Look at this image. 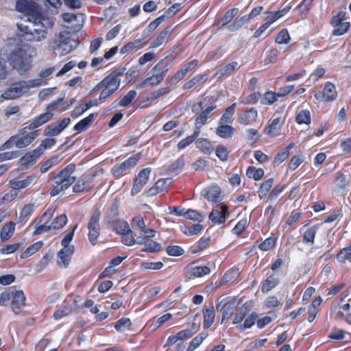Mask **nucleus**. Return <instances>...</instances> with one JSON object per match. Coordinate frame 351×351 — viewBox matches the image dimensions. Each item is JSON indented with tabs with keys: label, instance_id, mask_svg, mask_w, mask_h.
Masks as SVG:
<instances>
[{
	"label": "nucleus",
	"instance_id": "12",
	"mask_svg": "<svg viewBox=\"0 0 351 351\" xmlns=\"http://www.w3.org/2000/svg\"><path fill=\"white\" fill-rule=\"evenodd\" d=\"M70 118H64L47 125L44 130L45 136H54L60 134L70 123Z\"/></svg>",
	"mask_w": 351,
	"mask_h": 351
},
{
	"label": "nucleus",
	"instance_id": "61",
	"mask_svg": "<svg viewBox=\"0 0 351 351\" xmlns=\"http://www.w3.org/2000/svg\"><path fill=\"white\" fill-rule=\"evenodd\" d=\"M162 249L161 245L156 241H152L145 244V247L142 250V252H159Z\"/></svg>",
	"mask_w": 351,
	"mask_h": 351
},
{
	"label": "nucleus",
	"instance_id": "47",
	"mask_svg": "<svg viewBox=\"0 0 351 351\" xmlns=\"http://www.w3.org/2000/svg\"><path fill=\"white\" fill-rule=\"evenodd\" d=\"M247 175L249 178H253L255 180H261L264 176L263 169H256L254 167H249L247 169Z\"/></svg>",
	"mask_w": 351,
	"mask_h": 351
},
{
	"label": "nucleus",
	"instance_id": "10",
	"mask_svg": "<svg viewBox=\"0 0 351 351\" xmlns=\"http://www.w3.org/2000/svg\"><path fill=\"white\" fill-rule=\"evenodd\" d=\"M151 171L150 167H147L140 171L134 180L131 190L132 195L134 196L141 191L149 178Z\"/></svg>",
	"mask_w": 351,
	"mask_h": 351
},
{
	"label": "nucleus",
	"instance_id": "5",
	"mask_svg": "<svg viewBox=\"0 0 351 351\" xmlns=\"http://www.w3.org/2000/svg\"><path fill=\"white\" fill-rule=\"evenodd\" d=\"M78 43L72 39L67 33L60 32L58 38L50 43L49 47L52 50H60V56H65L75 49Z\"/></svg>",
	"mask_w": 351,
	"mask_h": 351
},
{
	"label": "nucleus",
	"instance_id": "32",
	"mask_svg": "<svg viewBox=\"0 0 351 351\" xmlns=\"http://www.w3.org/2000/svg\"><path fill=\"white\" fill-rule=\"evenodd\" d=\"M250 308L251 305L250 303L246 302L243 304L242 306L237 310L236 315L233 319L232 324H237L242 322L247 315V314L250 312Z\"/></svg>",
	"mask_w": 351,
	"mask_h": 351
},
{
	"label": "nucleus",
	"instance_id": "58",
	"mask_svg": "<svg viewBox=\"0 0 351 351\" xmlns=\"http://www.w3.org/2000/svg\"><path fill=\"white\" fill-rule=\"evenodd\" d=\"M131 326V322L128 318L120 319L115 324V328L119 331H125L129 329Z\"/></svg>",
	"mask_w": 351,
	"mask_h": 351
},
{
	"label": "nucleus",
	"instance_id": "28",
	"mask_svg": "<svg viewBox=\"0 0 351 351\" xmlns=\"http://www.w3.org/2000/svg\"><path fill=\"white\" fill-rule=\"evenodd\" d=\"M234 132L235 129L229 124H219L216 129V134L223 138H231Z\"/></svg>",
	"mask_w": 351,
	"mask_h": 351
},
{
	"label": "nucleus",
	"instance_id": "7",
	"mask_svg": "<svg viewBox=\"0 0 351 351\" xmlns=\"http://www.w3.org/2000/svg\"><path fill=\"white\" fill-rule=\"evenodd\" d=\"M324 232L319 230V227L314 226L308 228V243H311V247L309 252L311 254H319L322 247V241H321Z\"/></svg>",
	"mask_w": 351,
	"mask_h": 351
},
{
	"label": "nucleus",
	"instance_id": "49",
	"mask_svg": "<svg viewBox=\"0 0 351 351\" xmlns=\"http://www.w3.org/2000/svg\"><path fill=\"white\" fill-rule=\"evenodd\" d=\"M239 10L237 8H232L226 12L223 16L220 19L219 23L221 24V26H224L227 25L229 22L232 21V19L234 17V16L237 14Z\"/></svg>",
	"mask_w": 351,
	"mask_h": 351
},
{
	"label": "nucleus",
	"instance_id": "42",
	"mask_svg": "<svg viewBox=\"0 0 351 351\" xmlns=\"http://www.w3.org/2000/svg\"><path fill=\"white\" fill-rule=\"evenodd\" d=\"M257 314L254 312L247 316L243 324L237 326V328L240 330H244L245 329L251 328L257 319Z\"/></svg>",
	"mask_w": 351,
	"mask_h": 351
},
{
	"label": "nucleus",
	"instance_id": "44",
	"mask_svg": "<svg viewBox=\"0 0 351 351\" xmlns=\"http://www.w3.org/2000/svg\"><path fill=\"white\" fill-rule=\"evenodd\" d=\"M197 147L204 154H210L212 151L210 142L206 138H199L196 141Z\"/></svg>",
	"mask_w": 351,
	"mask_h": 351
},
{
	"label": "nucleus",
	"instance_id": "18",
	"mask_svg": "<svg viewBox=\"0 0 351 351\" xmlns=\"http://www.w3.org/2000/svg\"><path fill=\"white\" fill-rule=\"evenodd\" d=\"M169 71V62L166 58L160 60L152 69V75L159 81H163Z\"/></svg>",
	"mask_w": 351,
	"mask_h": 351
},
{
	"label": "nucleus",
	"instance_id": "22",
	"mask_svg": "<svg viewBox=\"0 0 351 351\" xmlns=\"http://www.w3.org/2000/svg\"><path fill=\"white\" fill-rule=\"evenodd\" d=\"M202 313L204 315V328L207 329L210 327L215 319V310L213 305L205 306Z\"/></svg>",
	"mask_w": 351,
	"mask_h": 351
},
{
	"label": "nucleus",
	"instance_id": "9",
	"mask_svg": "<svg viewBox=\"0 0 351 351\" xmlns=\"http://www.w3.org/2000/svg\"><path fill=\"white\" fill-rule=\"evenodd\" d=\"M229 215L228 207L225 204H220L213 209L208 216L213 226L220 225L225 223L226 217Z\"/></svg>",
	"mask_w": 351,
	"mask_h": 351
},
{
	"label": "nucleus",
	"instance_id": "36",
	"mask_svg": "<svg viewBox=\"0 0 351 351\" xmlns=\"http://www.w3.org/2000/svg\"><path fill=\"white\" fill-rule=\"evenodd\" d=\"M199 130L195 129L193 134L180 141L178 144V149H183L190 145L199 136Z\"/></svg>",
	"mask_w": 351,
	"mask_h": 351
},
{
	"label": "nucleus",
	"instance_id": "34",
	"mask_svg": "<svg viewBox=\"0 0 351 351\" xmlns=\"http://www.w3.org/2000/svg\"><path fill=\"white\" fill-rule=\"evenodd\" d=\"M279 283V279L274 276H269L262 283L261 291L267 293L276 287Z\"/></svg>",
	"mask_w": 351,
	"mask_h": 351
},
{
	"label": "nucleus",
	"instance_id": "55",
	"mask_svg": "<svg viewBox=\"0 0 351 351\" xmlns=\"http://www.w3.org/2000/svg\"><path fill=\"white\" fill-rule=\"evenodd\" d=\"M275 40L278 44H287L290 40V36L287 29H282L276 36Z\"/></svg>",
	"mask_w": 351,
	"mask_h": 351
},
{
	"label": "nucleus",
	"instance_id": "57",
	"mask_svg": "<svg viewBox=\"0 0 351 351\" xmlns=\"http://www.w3.org/2000/svg\"><path fill=\"white\" fill-rule=\"evenodd\" d=\"M216 155L222 160L226 161L228 160L229 152L228 149L223 145H219L215 149Z\"/></svg>",
	"mask_w": 351,
	"mask_h": 351
},
{
	"label": "nucleus",
	"instance_id": "31",
	"mask_svg": "<svg viewBox=\"0 0 351 351\" xmlns=\"http://www.w3.org/2000/svg\"><path fill=\"white\" fill-rule=\"evenodd\" d=\"M236 103L228 106L225 112L219 119V124H231L234 121L233 115L234 114Z\"/></svg>",
	"mask_w": 351,
	"mask_h": 351
},
{
	"label": "nucleus",
	"instance_id": "38",
	"mask_svg": "<svg viewBox=\"0 0 351 351\" xmlns=\"http://www.w3.org/2000/svg\"><path fill=\"white\" fill-rule=\"evenodd\" d=\"M210 272V269L207 266H196L191 269V274L195 278L203 277L209 274Z\"/></svg>",
	"mask_w": 351,
	"mask_h": 351
},
{
	"label": "nucleus",
	"instance_id": "45",
	"mask_svg": "<svg viewBox=\"0 0 351 351\" xmlns=\"http://www.w3.org/2000/svg\"><path fill=\"white\" fill-rule=\"evenodd\" d=\"M67 223V217L64 214L60 215L56 217L51 223H50L53 230H57L63 228Z\"/></svg>",
	"mask_w": 351,
	"mask_h": 351
},
{
	"label": "nucleus",
	"instance_id": "15",
	"mask_svg": "<svg viewBox=\"0 0 351 351\" xmlns=\"http://www.w3.org/2000/svg\"><path fill=\"white\" fill-rule=\"evenodd\" d=\"M74 252V246L62 247L57 254L58 265L62 268H67Z\"/></svg>",
	"mask_w": 351,
	"mask_h": 351
},
{
	"label": "nucleus",
	"instance_id": "63",
	"mask_svg": "<svg viewBox=\"0 0 351 351\" xmlns=\"http://www.w3.org/2000/svg\"><path fill=\"white\" fill-rule=\"evenodd\" d=\"M35 230L34 234H40L43 232H49L53 230L51 224L48 223H41L38 221V223L35 225Z\"/></svg>",
	"mask_w": 351,
	"mask_h": 351
},
{
	"label": "nucleus",
	"instance_id": "11",
	"mask_svg": "<svg viewBox=\"0 0 351 351\" xmlns=\"http://www.w3.org/2000/svg\"><path fill=\"white\" fill-rule=\"evenodd\" d=\"M34 182V178L32 176L14 177L12 173L10 175L9 186L15 191H20L30 187Z\"/></svg>",
	"mask_w": 351,
	"mask_h": 351
},
{
	"label": "nucleus",
	"instance_id": "60",
	"mask_svg": "<svg viewBox=\"0 0 351 351\" xmlns=\"http://www.w3.org/2000/svg\"><path fill=\"white\" fill-rule=\"evenodd\" d=\"M276 243V239L273 237H269L263 241L258 247L263 251H268L272 249Z\"/></svg>",
	"mask_w": 351,
	"mask_h": 351
},
{
	"label": "nucleus",
	"instance_id": "1",
	"mask_svg": "<svg viewBox=\"0 0 351 351\" xmlns=\"http://www.w3.org/2000/svg\"><path fill=\"white\" fill-rule=\"evenodd\" d=\"M19 42L18 38H8L5 46L0 49L1 79H5L8 75V62L21 75L32 68V58L27 53V45Z\"/></svg>",
	"mask_w": 351,
	"mask_h": 351
},
{
	"label": "nucleus",
	"instance_id": "33",
	"mask_svg": "<svg viewBox=\"0 0 351 351\" xmlns=\"http://www.w3.org/2000/svg\"><path fill=\"white\" fill-rule=\"evenodd\" d=\"M15 230V223L9 222L5 223L1 228L0 237L2 241L8 240L13 234Z\"/></svg>",
	"mask_w": 351,
	"mask_h": 351
},
{
	"label": "nucleus",
	"instance_id": "20",
	"mask_svg": "<svg viewBox=\"0 0 351 351\" xmlns=\"http://www.w3.org/2000/svg\"><path fill=\"white\" fill-rule=\"evenodd\" d=\"M221 189L218 186H213L202 191L203 196L209 202H219L221 201Z\"/></svg>",
	"mask_w": 351,
	"mask_h": 351
},
{
	"label": "nucleus",
	"instance_id": "37",
	"mask_svg": "<svg viewBox=\"0 0 351 351\" xmlns=\"http://www.w3.org/2000/svg\"><path fill=\"white\" fill-rule=\"evenodd\" d=\"M43 245V241H37L29 246L21 255V258H26L38 252Z\"/></svg>",
	"mask_w": 351,
	"mask_h": 351
},
{
	"label": "nucleus",
	"instance_id": "43",
	"mask_svg": "<svg viewBox=\"0 0 351 351\" xmlns=\"http://www.w3.org/2000/svg\"><path fill=\"white\" fill-rule=\"evenodd\" d=\"M252 17L250 16V14L245 15L240 19L237 18L234 22L230 25H229L228 27L232 31L237 30L241 27L244 24L249 23Z\"/></svg>",
	"mask_w": 351,
	"mask_h": 351
},
{
	"label": "nucleus",
	"instance_id": "23",
	"mask_svg": "<svg viewBox=\"0 0 351 351\" xmlns=\"http://www.w3.org/2000/svg\"><path fill=\"white\" fill-rule=\"evenodd\" d=\"M258 112L255 108H251L244 113L240 114L238 121L243 125H249L254 122L257 118Z\"/></svg>",
	"mask_w": 351,
	"mask_h": 351
},
{
	"label": "nucleus",
	"instance_id": "59",
	"mask_svg": "<svg viewBox=\"0 0 351 351\" xmlns=\"http://www.w3.org/2000/svg\"><path fill=\"white\" fill-rule=\"evenodd\" d=\"M261 96L259 93H254L246 97L241 99L240 102L243 104H254L258 101Z\"/></svg>",
	"mask_w": 351,
	"mask_h": 351
},
{
	"label": "nucleus",
	"instance_id": "51",
	"mask_svg": "<svg viewBox=\"0 0 351 351\" xmlns=\"http://www.w3.org/2000/svg\"><path fill=\"white\" fill-rule=\"evenodd\" d=\"M116 232L119 234L132 232L129 224L125 221H119L114 225Z\"/></svg>",
	"mask_w": 351,
	"mask_h": 351
},
{
	"label": "nucleus",
	"instance_id": "52",
	"mask_svg": "<svg viewBox=\"0 0 351 351\" xmlns=\"http://www.w3.org/2000/svg\"><path fill=\"white\" fill-rule=\"evenodd\" d=\"M186 219L193 220V221H202L204 219V216L199 213L196 210L193 209H189L185 212V217Z\"/></svg>",
	"mask_w": 351,
	"mask_h": 351
},
{
	"label": "nucleus",
	"instance_id": "40",
	"mask_svg": "<svg viewBox=\"0 0 351 351\" xmlns=\"http://www.w3.org/2000/svg\"><path fill=\"white\" fill-rule=\"evenodd\" d=\"M236 308L237 304L235 302L227 303L223 306L221 323H223L225 320L230 319Z\"/></svg>",
	"mask_w": 351,
	"mask_h": 351
},
{
	"label": "nucleus",
	"instance_id": "17",
	"mask_svg": "<svg viewBox=\"0 0 351 351\" xmlns=\"http://www.w3.org/2000/svg\"><path fill=\"white\" fill-rule=\"evenodd\" d=\"M283 124L284 120L280 117H276L264 129L263 132L268 136H277Z\"/></svg>",
	"mask_w": 351,
	"mask_h": 351
},
{
	"label": "nucleus",
	"instance_id": "24",
	"mask_svg": "<svg viewBox=\"0 0 351 351\" xmlns=\"http://www.w3.org/2000/svg\"><path fill=\"white\" fill-rule=\"evenodd\" d=\"M137 95V93L134 90H130L125 95L120 98L119 100L114 101L112 104V108H117V106H128L134 99Z\"/></svg>",
	"mask_w": 351,
	"mask_h": 351
},
{
	"label": "nucleus",
	"instance_id": "27",
	"mask_svg": "<svg viewBox=\"0 0 351 351\" xmlns=\"http://www.w3.org/2000/svg\"><path fill=\"white\" fill-rule=\"evenodd\" d=\"M216 108V106H210L202 110L199 115L195 119V129L199 130L209 117V114Z\"/></svg>",
	"mask_w": 351,
	"mask_h": 351
},
{
	"label": "nucleus",
	"instance_id": "48",
	"mask_svg": "<svg viewBox=\"0 0 351 351\" xmlns=\"http://www.w3.org/2000/svg\"><path fill=\"white\" fill-rule=\"evenodd\" d=\"M171 91V88L169 87H163L160 88L158 90H154L149 93L147 99L151 101H154L158 98L169 93Z\"/></svg>",
	"mask_w": 351,
	"mask_h": 351
},
{
	"label": "nucleus",
	"instance_id": "54",
	"mask_svg": "<svg viewBox=\"0 0 351 351\" xmlns=\"http://www.w3.org/2000/svg\"><path fill=\"white\" fill-rule=\"evenodd\" d=\"M35 208L36 206L34 204L30 203L26 204L20 213L19 219L22 221L25 218L31 215L34 211Z\"/></svg>",
	"mask_w": 351,
	"mask_h": 351
},
{
	"label": "nucleus",
	"instance_id": "39",
	"mask_svg": "<svg viewBox=\"0 0 351 351\" xmlns=\"http://www.w3.org/2000/svg\"><path fill=\"white\" fill-rule=\"evenodd\" d=\"M337 259L341 263H344L346 261L351 262V244L339 252Z\"/></svg>",
	"mask_w": 351,
	"mask_h": 351
},
{
	"label": "nucleus",
	"instance_id": "56",
	"mask_svg": "<svg viewBox=\"0 0 351 351\" xmlns=\"http://www.w3.org/2000/svg\"><path fill=\"white\" fill-rule=\"evenodd\" d=\"M90 183V178H84L77 181V182L73 186L74 193L82 192Z\"/></svg>",
	"mask_w": 351,
	"mask_h": 351
},
{
	"label": "nucleus",
	"instance_id": "53",
	"mask_svg": "<svg viewBox=\"0 0 351 351\" xmlns=\"http://www.w3.org/2000/svg\"><path fill=\"white\" fill-rule=\"evenodd\" d=\"M305 228L306 225L304 226L300 230V233L302 234V239L298 241L295 245L298 251H302L307 243V229Z\"/></svg>",
	"mask_w": 351,
	"mask_h": 351
},
{
	"label": "nucleus",
	"instance_id": "41",
	"mask_svg": "<svg viewBox=\"0 0 351 351\" xmlns=\"http://www.w3.org/2000/svg\"><path fill=\"white\" fill-rule=\"evenodd\" d=\"M273 183L274 179L272 178H269L263 182V183H261L259 190L258 191V196L260 197L261 199L264 198L267 195V193L271 189Z\"/></svg>",
	"mask_w": 351,
	"mask_h": 351
},
{
	"label": "nucleus",
	"instance_id": "64",
	"mask_svg": "<svg viewBox=\"0 0 351 351\" xmlns=\"http://www.w3.org/2000/svg\"><path fill=\"white\" fill-rule=\"evenodd\" d=\"M325 73V69L318 66L310 75L309 80L315 84L319 79L322 78Z\"/></svg>",
	"mask_w": 351,
	"mask_h": 351
},
{
	"label": "nucleus",
	"instance_id": "4",
	"mask_svg": "<svg viewBox=\"0 0 351 351\" xmlns=\"http://www.w3.org/2000/svg\"><path fill=\"white\" fill-rule=\"evenodd\" d=\"M123 74L121 71H114L101 81L95 89H101L99 99L106 100L113 95L119 88L121 84L120 76Z\"/></svg>",
	"mask_w": 351,
	"mask_h": 351
},
{
	"label": "nucleus",
	"instance_id": "35",
	"mask_svg": "<svg viewBox=\"0 0 351 351\" xmlns=\"http://www.w3.org/2000/svg\"><path fill=\"white\" fill-rule=\"evenodd\" d=\"M295 146V143H291L287 147L282 149L278 154L274 158V162L276 165L280 164L282 162L285 161L289 155V150L293 148Z\"/></svg>",
	"mask_w": 351,
	"mask_h": 351
},
{
	"label": "nucleus",
	"instance_id": "21",
	"mask_svg": "<svg viewBox=\"0 0 351 351\" xmlns=\"http://www.w3.org/2000/svg\"><path fill=\"white\" fill-rule=\"evenodd\" d=\"M63 99V97L58 98L57 100L53 101L47 106V112L38 117L39 120L41 121V123L45 124L53 118V114L51 112L56 110V106L62 101Z\"/></svg>",
	"mask_w": 351,
	"mask_h": 351
},
{
	"label": "nucleus",
	"instance_id": "13",
	"mask_svg": "<svg viewBox=\"0 0 351 351\" xmlns=\"http://www.w3.org/2000/svg\"><path fill=\"white\" fill-rule=\"evenodd\" d=\"M140 158L141 154L138 153L132 156L128 159L121 163L119 165L114 167L113 169L114 176L117 178L121 176L125 171L135 166Z\"/></svg>",
	"mask_w": 351,
	"mask_h": 351
},
{
	"label": "nucleus",
	"instance_id": "29",
	"mask_svg": "<svg viewBox=\"0 0 351 351\" xmlns=\"http://www.w3.org/2000/svg\"><path fill=\"white\" fill-rule=\"evenodd\" d=\"M36 138V134L34 132H29L23 136L16 135V147L19 148L25 147L30 145Z\"/></svg>",
	"mask_w": 351,
	"mask_h": 351
},
{
	"label": "nucleus",
	"instance_id": "16",
	"mask_svg": "<svg viewBox=\"0 0 351 351\" xmlns=\"http://www.w3.org/2000/svg\"><path fill=\"white\" fill-rule=\"evenodd\" d=\"M25 296L22 291H13L11 299V307L14 313L18 314L21 311L25 305Z\"/></svg>",
	"mask_w": 351,
	"mask_h": 351
},
{
	"label": "nucleus",
	"instance_id": "2",
	"mask_svg": "<svg viewBox=\"0 0 351 351\" xmlns=\"http://www.w3.org/2000/svg\"><path fill=\"white\" fill-rule=\"evenodd\" d=\"M27 21V25L23 23H16L19 33L14 38H18L21 44H23L22 39L31 43L43 42L47 37L49 30L53 25L51 19L45 17L40 13L32 14Z\"/></svg>",
	"mask_w": 351,
	"mask_h": 351
},
{
	"label": "nucleus",
	"instance_id": "14",
	"mask_svg": "<svg viewBox=\"0 0 351 351\" xmlns=\"http://www.w3.org/2000/svg\"><path fill=\"white\" fill-rule=\"evenodd\" d=\"M337 93L335 86L330 82H327L322 93H315V97L317 99H321L324 101H331L336 99Z\"/></svg>",
	"mask_w": 351,
	"mask_h": 351
},
{
	"label": "nucleus",
	"instance_id": "19",
	"mask_svg": "<svg viewBox=\"0 0 351 351\" xmlns=\"http://www.w3.org/2000/svg\"><path fill=\"white\" fill-rule=\"evenodd\" d=\"M53 71L54 69L53 67L47 68L40 71L37 78L29 80L30 84H32V87H38L47 84L49 77L53 73Z\"/></svg>",
	"mask_w": 351,
	"mask_h": 351
},
{
	"label": "nucleus",
	"instance_id": "26",
	"mask_svg": "<svg viewBox=\"0 0 351 351\" xmlns=\"http://www.w3.org/2000/svg\"><path fill=\"white\" fill-rule=\"evenodd\" d=\"M172 27L171 26L166 27L162 29L156 38L152 43L151 48H157L167 42V36L171 34Z\"/></svg>",
	"mask_w": 351,
	"mask_h": 351
},
{
	"label": "nucleus",
	"instance_id": "25",
	"mask_svg": "<svg viewBox=\"0 0 351 351\" xmlns=\"http://www.w3.org/2000/svg\"><path fill=\"white\" fill-rule=\"evenodd\" d=\"M16 10L20 12L25 14L27 19L32 14L39 13L31 8L27 0H17L16 2Z\"/></svg>",
	"mask_w": 351,
	"mask_h": 351
},
{
	"label": "nucleus",
	"instance_id": "6",
	"mask_svg": "<svg viewBox=\"0 0 351 351\" xmlns=\"http://www.w3.org/2000/svg\"><path fill=\"white\" fill-rule=\"evenodd\" d=\"M100 212L96 210L90 217L87 228L88 230V239L93 245L97 243L100 235L101 227L99 224Z\"/></svg>",
	"mask_w": 351,
	"mask_h": 351
},
{
	"label": "nucleus",
	"instance_id": "62",
	"mask_svg": "<svg viewBox=\"0 0 351 351\" xmlns=\"http://www.w3.org/2000/svg\"><path fill=\"white\" fill-rule=\"evenodd\" d=\"M54 210V208L52 207L47 208L40 217L38 222L50 224L49 221L53 215Z\"/></svg>",
	"mask_w": 351,
	"mask_h": 351
},
{
	"label": "nucleus",
	"instance_id": "50",
	"mask_svg": "<svg viewBox=\"0 0 351 351\" xmlns=\"http://www.w3.org/2000/svg\"><path fill=\"white\" fill-rule=\"evenodd\" d=\"M350 180L346 175L341 172L336 174L335 184L338 189H343L349 184Z\"/></svg>",
	"mask_w": 351,
	"mask_h": 351
},
{
	"label": "nucleus",
	"instance_id": "46",
	"mask_svg": "<svg viewBox=\"0 0 351 351\" xmlns=\"http://www.w3.org/2000/svg\"><path fill=\"white\" fill-rule=\"evenodd\" d=\"M277 97H278L277 93L268 91L263 95L261 103L263 105H271L277 100Z\"/></svg>",
	"mask_w": 351,
	"mask_h": 351
},
{
	"label": "nucleus",
	"instance_id": "3",
	"mask_svg": "<svg viewBox=\"0 0 351 351\" xmlns=\"http://www.w3.org/2000/svg\"><path fill=\"white\" fill-rule=\"evenodd\" d=\"M75 171V165L69 164L54 176L51 179L53 184L49 194L55 196L67 189L76 180V176L73 175Z\"/></svg>",
	"mask_w": 351,
	"mask_h": 351
},
{
	"label": "nucleus",
	"instance_id": "8",
	"mask_svg": "<svg viewBox=\"0 0 351 351\" xmlns=\"http://www.w3.org/2000/svg\"><path fill=\"white\" fill-rule=\"evenodd\" d=\"M32 87L30 81H21L12 84L3 94V97L7 99H13L21 96L27 92Z\"/></svg>",
	"mask_w": 351,
	"mask_h": 351
},
{
	"label": "nucleus",
	"instance_id": "30",
	"mask_svg": "<svg viewBox=\"0 0 351 351\" xmlns=\"http://www.w3.org/2000/svg\"><path fill=\"white\" fill-rule=\"evenodd\" d=\"M97 116V113L96 112L90 114L88 117L76 123L74 126V130L78 132H82L86 130V128L92 124Z\"/></svg>",
	"mask_w": 351,
	"mask_h": 351
}]
</instances>
